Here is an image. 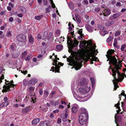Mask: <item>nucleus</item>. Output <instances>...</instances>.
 Here are the masks:
<instances>
[{
	"mask_svg": "<svg viewBox=\"0 0 126 126\" xmlns=\"http://www.w3.org/2000/svg\"><path fill=\"white\" fill-rule=\"evenodd\" d=\"M39 93L40 95H42L43 93V91L41 89H40L39 91Z\"/></svg>",
	"mask_w": 126,
	"mask_h": 126,
	"instance_id": "52",
	"label": "nucleus"
},
{
	"mask_svg": "<svg viewBox=\"0 0 126 126\" xmlns=\"http://www.w3.org/2000/svg\"><path fill=\"white\" fill-rule=\"evenodd\" d=\"M21 72L22 73L24 74H26L27 73V71L26 70H25V71H21Z\"/></svg>",
	"mask_w": 126,
	"mask_h": 126,
	"instance_id": "64",
	"label": "nucleus"
},
{
	"mask_svg": "<svg viewBox=\"0 0 126 126\" xmlns=\"http://www.w3.org/2000/svg\"><path fill=\"white\" fill-rule=\"evenodd\" d=\"M61 104H64L65 105L66 104V103L65 102L63 101H61Z\"/></svg>",
	"mask_w": 126,
	"mask_h": 126,
	"instance_id": "60",
	"label": "nucleus"
},
{
	"mask_svg": "<svg viewBox=\"0 0 126 126\" xmlns=\"http://www.w3.org/2000/svg\"><path fill=\"white\" fill-rule=\"evenodd\" d=\"M13 18L12 17H11L9 19V21L10 22H12L13 21Z\"/></svg>",
	"mask_w": 126,
	"mask_h": 126,
	"instance_id": "55",
	"label": "nucleus"
},
{
	"mask_svg": "<svg viewBox=\"0 0 126 126\" xmlns=\"http://www.w3.org/2000/svg\"><path fill=\"white\" fill-rule=\"evenodd\" d=\"M59 104V100H58L56 101L54 105L55 106H56L57 105H58Z\"/></svg>",
	"mask_w": 126,
	"mask_h": 126,
	"instance_id": "44",
	"label": "nucleus"
},
{
	"mask_svg": "<svg viewBox=\"0 0 126 126\" xmlns=\"http://www.w3.org/2000/svg\"><path fill=\"white\" fill-rule=\"evenodd\" d=\"M126 47V46L125 45H122L121 48V50L122 51H123L124 50L125 48Z\"/></svg>",
	"mask_w": 126,
	"mask_h": 126,
	"instance_id": "40",
	"label": "nucleus"
},
{
	"mask_svg": "<svg viewBox=\"0 0 126 126\" xmlns=\"http://www.w3.org/2000/svg\"><path fill=\"white\" fill-rule=\"evenodd\" d=\"M49 121H47L41 123L40 126H49Z\"/></svg>",
	"mask_w": 126,
	"mask_h": 126,
	"instance_id": "20",
	"label": "nucleus"
},
{
	"mask_svg": "<svg viewBox=\"0 0 126 126\" xmlns=\"http://www.w3.org/2000/svg\"><path fill=\"white\" fill-rule=\"evenodd\" d=\"M22 54L23 55H26L27 54V52L26 51H25L24 52H22Z\"/></svg>",
	"mask_w": 126,
	"mask_h": 126,
	"instance_id": "63",
	"label": "nucleus"
},
{
	"mask_svg": "<svg viewBox=\"0 0 126 126\" xmlns=\"http://www.w3.org/2000/svg\"><path fill=\"white\" fill-rule=\"evenodd\" d=\"M106 56L108 59L107 61H110L109 64H112L114 66V67L112 68L110 67V68L112 72V75L114 77V79L113 80L112 82L114 86V89L116 90L117 88L118 87L117 85V83L122 81L125 76L126 77V76L123 73L120 74L118 72V70L121 67L120 62L117 63V60L114 56L110 55Z\"/></svg>",
	"mask_w": 126,
	"mask_h": 126,
	"instance_id": "1",
	"label": "nucleus"
},
{
	"mask_svg": "<svg viewBox=\"0 0 126 126\" xmlns=\"http://www.w3.org/2000/svg\"><path fill=\"white\" fill-rule=\"evenodd\" d=\"M116 6H121V3L119 2H117L116 4Z\"/></svg>",
	"mask_w": 126,
	"mask_h": 126,
	"instance_id": "51",
	"label": "nucleus"
},
{
	"mask_svg": "<svg viewBox=\"0 0 126 126\" xmlns=\"http://www.w3.org/2000/svg\"><path fill=\"white\" fill-rule=\"evenodd\" d=\"M106 25L107 26H110V22L109 21H108L106 23Z\"/></svg>",
	"mask_w": 126,
	"mask_h": 126,
	"instance_id": "49",
	"label": "nucleus"
},
{
	"mask_svg": "<svg viewBox=\"0 0 126 126\" xmlns=\"http://www.w3.org/2000/svg\"><path fill=\"white\" fill-rule=\"evenodd\" d=\"M9 104L8 101L4 102L0 104V108L8 106Z\"/></svg>",
	"mask_w": 126,
	"mask_h": 126,
	"instance_id": "19",
	"label": "nucleus"
},
{
	"mask_svg": "<svg viewBox=\"0 0 126 126\" xmlns=\"http://www.w3.org/2000/svg\"><path fill=\"white\" fill-rule=\"evenodd\" d=\"M49 94L48 92L47 91H45L44 92V96L45 97H47Z\"/></svg>",
	"mask_w": 126,
	"mask_h": 126,
	"instance_id": "37",
	"label": "nucleus"
},
{
	"mask_svg": "<svg viewBox=\"0 0 126 126\" xmlns=\"http://www.w3.org/2000/svg\"><path fill=\"white\" fill-rule=\"evenodd\" d=\"M68 6L71 9H74V6L73 4L72 3H69L68 4Z\"/></svg>",
	"mask_w": 126,
	"mask_h": 126,
	"instance_id": "33",
	"label": "nucleus"
},
{
	"mask_svg": "<svg viewBox=\"0 0 126 126\" xmlns=\"http://www.w3.org/2000/svg\"><path fill=\"white\" fill-rule=\"evenodd\" d=\"M63 47L62 45H58L56 46V49L59 50H61L63 49Z\"/></svg>",
	"mask_w": 126,
	"mask_h": 126,
	"instance_id": "29",
	"label": "nucleus"
},
{
	"mask_svg": "<svg viewBox=\"0 0 126 126\" xmlns=\"http://www.w3.org/2000/svg\"><path fill=\"white\" fill-rule=\"evenodd\" d=\"M109 21L111 25L114 24V22L112 20L111 21Z\"/></svg>",
	"mask_w": 126,
	"mask_h": 126,
	"instance_id": "54",
	"label": "nucleus"
},
{
	"mask_svg": "<svg viewBox=\"0 0 126 126\" xmlns=\"http://www.w3.org/2000/svg\"><path fill=\"white\" fill-rule=\"evenodd\" d=\"M82 29H80L79 30L78 32L79 33V34L80 35H81V36H82Z\"/></svg>",
	"mask_w": 126,
	"mask_h": 126,
	"instance_id": "42",
	"label": "nucleus"
},
{
	"mask_svg": "<svg viewBox=\"0 0 126 126\" xmlns=\"http://www.w3.org/2000/svg\"><path fill=\"white\" fill-rule=\"evenodd\" d=\"M37 39H41L42 37L40 33H38L37 35Z\"/></svg>",
	"mask_w": 126,
	"mask_h": 126,
	"instance_id": "39",
	"label": "nucleus"
},
{
	"mask_svg": "<svg viewBox=\"0 0 126 126\" xmlns=\"http://www.w3.org/2000/svg\"><path fill=\"white\" fill-rule=\"evenodd\" d=\"M85 28L86 30L90 32H92L93 31V29L92 27L89 24L85 25Z\"/></svg>",
	"mask_w": 126,
	"mask_h": 126,
	"instance_id": "16",
	"label": "nucleus"
},
{
	"mask_svg": "<svg viewBox=\"0 0 126 126\" xmlns=\"http://www.w3.org/2000/svg\"><path fill=\"white\" fill-rule=\"evenodd\" d=\"M37 81V80L33 78L31 79L29 81L28 84L31 85H33L36 84Z\"/></svg>",
	"mask_w": 126,
	"mask_h": 126,
	"instance_id": "14",
	"label": "nucleus"
},
{
	"mask_svg": "<svg viewBox=\"0 0 126 126\" xmlns=\"http://www.w3.org/2000/svg\"><path fill=\"white\" fill-rule=\"evenodd\" d=\"M35 89V88L34 87H30L29 88V92H33Z\"/></svg>",
	"mask_w": 126,
	"mask_h": 126,
	"instance_id": "35",
	"label": "nucleus"
},
{
	"mask_svg": "<svg viewBox=\"0 0 126 126\" xmlns=\"http://www.w3.org/2000/svg\"><path fill=\"white\" fill-rule=\"evenodd\" d=\"M54 35L52 32H50L48 35L47 37V41L50 42H52L54 39Z\"/></svg>",
	"mask_w": 126,
	"mask_h": 126,
	"instance_id": "11",
	"label": "nucleus"
},
{
	"mask_svg": "<svg viewBox=\"0 0 126 126\" xmlns=\"http://www.w3.org/2000/svg\"><path fill=\"white\" fill-rule=\"evenodd\" d=\"M7 82L8 83H6V86L5 85L4 86L3 90L2 91L3 92L9 91L10 90V87H13L14 86V85L13 83V81L10 82H9L8 81H7Z\"/></svg>",
	"mask_w": 126,
	"mask_h": 126,
	"instance_id": "7",
	"label": "nucleus"
},
{
	"mask_svg": "<svg viewBox=\"0 0 126 126\" xmlns=\"http://www.w3.org/2000/svg\"><path fill=\"white\" fill-rule=\"evenodd\" d=\"M100 33L101 35L103 36H104L106 34L108 33V32L107 31H102L100 32Z\"/></svg>",
	"mask_w": 126,
	"mask_h": 126,
	"instance_id": "34",
	"label": "nucleus"
},
{
	"mask_svg": "<svg viewBox=\"0 0 126 126\" xmlns=\"http://www.w3.org/2000/svg\"><path fill=\"white\" fill-rule=\"evenodd\" d=\"M51 3H52V7L53 8H54L55 7V6L54 4L53 3V1H52V2H51Z\"/></svg>",
	"mask_w": 126,
	"mask_h": 126,
	"instance_id": "61",
	"label": "nucleus"
},
{
	"mask_svg": "<svg viewBox=\"0 0 126 126\" xmlns=\"http://www.w3.org/2000/svg\"><path fill=\"white\" fill-rule=\"evenodd\" d=\"M61 121L62 120L61 118H58L57 120V123L58 124H59L61 122Z\"/></svg>",
	"mask_w": 126,
	"mask_h": 126,
	"instance_id": "57",
	"label": "nucleus"
},
{
	"mask_svg": "<svg viewBox=\"0 0 126 126\" xmlns=\"http://www.w3.org/2000/svg\"><path fill=\"white\" fill-rule=\"evenodd\" d=\"M40 121V119L39 118L35 119L32 121V125H35L37 124Z\"/></svg>",
	"mask_w": 126,
	"mask_h": 126,
	"instance_id": "18",
	"label": "nucleus"
},
{
	"mask_svg": "<svg viewBox=\"0 0 126 126\" xmlns=\"http://www.w3.org/2000/svg\"><path fill=\"white\" fill-rule=\"evenodd\" d=\"M90 90V87L88 86L85 85L84 86H82L79 88L77 91V93H76L72 88L73 94L74 97L77 100H79L80 99L83 98V97L79 96V95H82L86 93L89 92Z\"/></svg>",
	"mask_w": 126,
	"mask_h": 126,
	"instance_id": "4",
	"label": "nucleus"
},
{
	"mask_svg": "<svg viewBox=\"0 0 126 126\" xmlns=\"http://www.w3.org/2000/svg\"><path fill=\"white\" fill-rule=\"evenodd\" d=\"M88 117L87 114H86V115L84 114H80V115L79 121L81 125H83L87 123Z\"/></svg>",
	"mask_w": 126,
	"mask_h": 126,
	"instance_id": "6",
	"label": "nucleus"
},
{
	"mask_svg": "<svg viewBox=\"0 0 126 126\" xmlns=\"http://www.w3.org/2000/svg\"><path fill=\"white\" fill-rule=\"evenodd\" d=\"M16 39L18 41L21 43H24L26 41V37L24 35L20 34L16 36Z\"/></svg>",
	"mask_w": 126,
	"mask_h": 126,
	"instance_id": "9",
	"label": "nucleus"
},
{
	"mask_svg": "<svg viewBox=\"0 0 126 126\" xmlns=\"http://www.w3.org/2000/svg\"><path fill=\"white\" fill-rule=\"evenodd\" d=\"M28 39H29V41L31 43L33 41V39L32 36H30L28 37Z\"/></svg>",
	"mask_w": 126,
	"mask_h": 126,
	"instance_id": "36",
	"label": "nucleus"
},
{
	"mask_svg": "<svg viewBox=\"0 0 126 126\" xmlns=\"http://www.w3.org/2000/svg\"><path fill=\"white\" fill-rule=\"evenodd\" d=\"M19 8H20V9L23 13H26V10L25 8L23 7H20Z\"/></svg>",
	"mask_w": 126,
	"mask_h": 126,
	"instance_id": "30",
	"label": "nucleus"
},
{
	"mask_svg": "<svg viewBox=\"0 0 126 126\" xmlns=\"http://www.w3.org/2000/svg\"><path fill=\"white\" fill-rule=\"evenodd\" d=\"M80 43L79 47L83 55H96L97 53H98V50H95V44L91 41L87 42L85 40L80 41Z\"/></svg>",
	"mask_w": 126,
	"mask_h": 126,
	"instance_id": "3",
	"label": "nucleus"
},
{
	"mask_svg": "<svg viewBox=\"0 0 126 126\" xmlns=\"http://www.w3.org/2000/svg\"><path fill=\"white\" fill-rule=\"evenodd\" d=\"M97 27L98 29L101 30L105 31L106 30L105 28L104 27L100 25H98Z\"/></svg>",
	"mask_w": 126,
	"mask_h": 126,
	"instance_id": "26",
	"label": "nucleus"
},
{
	"mask_svg": "<svg viewBox=\"0 0 126 126\" xmlns=\"http://www.w3.org/2000/svg\"><path fill=\"white\" fill-rule=\"evenodd\" d=\"M114 50H112L111 49H109L108 50V51L107 52V53L108 54H106L105 55H112L113 53H114Z\"/></svg>",
	"mask_w": 126,
	"mask_h": 126,
	"instance_id": "24",
	"label": "nucleus"
},
{
	"mask_svg": "<svg viewBox=\"0 0 126 126\" xmlns=\"http://www.w3.org/2000/svg\"><path fill=\"white\" fill-rule=\"evenodd\" d=\"M117 39L116 38H115L114 40V43L113 44L114 46H115V45H117Z\"/></svg>",
	"mask_w": 126,
	"mask_h": 126,
	"instance_id": "47",
	"label": "nucleus"
},
{
	"mask_svg": "<svg viewBox=\"0 0 126 126\" xmlns=\"http://www.w3.org/2000/svg\"><path fill=\"white\" fill-rule=\"evenodd\" d=\"M113 36H110L107 39V42H111L112 39H113Z\"/></svg>",
	"mask_w": 126,
	"mask_h": 126,
	"instance_id": "31",
	"label": "nucleus"
},
{
	"mask_svg": "<svg viewBox=\"0 0 126 126\" xmlns=\"http://www.w3.org/2000/svg\"><path fill=\"white\" fill-rule=\"evenodd\" d=\"M43 1L44 5H47L48 2H47V0H43Z\"/></svg>",
	"mask_w": 126,
	"mask_h": 126,
	"instance_id": "43",
	"label": "nucleus"
},
{
	"mask_svg": "<svg viewBox=\"0 0 126 126\" xmlns=\"http://www.w3.org/2000/svg\"><path fill=\"white\" fill-rule=\"evenodd\" d=\"M12 34L10 31H9L8 32H7L6 34V36L7 37H9L11 36Z\"/></svg>",
	"mask_w": 126,
	"mask_h": 126,
	"instance_id": "38",
	"label": "nucleus"
},
{
	"mask_svg": "<svg viewBox=\"0 0 126 126\" xmlns=\"http://www.w3.org/2000/svg\"><path fill=\"white\" fill-rule=\"evenodd\" d=\"M30 59V56H28L27 57L25 58V59L26 61H29Z\"/></svg>",
	"mask_w": 126,
	"mask_h": 126,
	"instance_id": "50",
	"label": "nucleus"
},
{
	"mask_svg": "<svg viewBox=\"0 0 126 126\" xmlns=\"http://www.w3.org/2000/svg\"><path fill=\"white\" fill-rule=\"evenodd\" d=\"M49 57L50 59H52L53 62V65L55 66V67H52L51 69H54L55 70V72H59V69L60 67V66H63V64L57 61V60H59V58L57 57V56H50Z\"/></svg>",
	"mask_w": 126,
	"mask_h": 126,
	"instance_id": "5",
	"label": "nucleus"
},
{
	"mask_svg": "<svg viewBox=\"0 0 126 126\" xmlns=\"http://www.w3.org/2000/svg\"><path fill=\"white\" fill-rule=\"evenodd\" d=\"M82 113L81 114H84L86 115V114H87V117H88V115L87 111L86 109L85 108H83L81 109Z\"/></svg>",
	"mask_w": 126,
	"mask_h": 126,
	"instance_id": "25",
	"label": "nucleus"
},
{
	"mask_svg": "<svg viewBox=\"0 0 126 126\" xmlns=\"http://www.w3.org/2000/svg\"><path fill=\"white\" fill-rule=\"evenodd\" d=\"M67 43H69V41L71 43V47L72 48H73L75 47H76L78 46L79 44V42L76 39H75L74 41H73L70 40V38L67 36Z\"/></svg>",
	"mask_w": 126,
	"mask_h": 126,
	"instance_id": "8",
	"label": "nucleus"
},
{
	"mask_svg": "<svg viewBox=\"0 0 126 126\" xmlns=\"http://www.w3.org/2000/svg\"><path fill=\"white\" fill-rule=\"evenodd\" d=\"M17 16L18 17H21L23 16V15L21 13L17 15Z\"/></svg>",
	"mask_w": 126,
	"mask_h": 126,
	"instance_id": "58",
	"label": "nucleus"
},
{
	"mask_svg": "<svg viewBox=\"0 0 126 126\" xmlns=\"http://www.w3.org/2000/svg\"><path fill=\"white\" fill-rule=\"evenodd\" d=\"M120 104L119 102V101L117 104H116L115 105V106L117 109H118V110H116L117 113H118L119 112L121 111V110L120 109V107L119 106V105Z\"/></svg>",
	"mask_w": 126,
	"mask_h": 126,
	"instance_id": "22",
	"label": "nucleus"
},
{
	"mask_svg": "<svg viewBox=\"0 0 126 126\" xmlns=\"http://www.w3.org/2000/svg\"><path fill=\"white\" fill-rule=\"evenodd\" d=\"M30 110L29 107H27L25 108L22 109V112L23 113H25L28 112Z\"/></svg>",
	"mask_w": 126,
	"mask_h": 126,
	"instance_id": "21",
	"label": "nucleus"
},
{
	"mask_svg": "<svg viewBox=\"0 0 126 126\" xmlns=\"http://www.w3.org/2000/svg\"><path fill=\"white\" fill-rule=\"evenodd\" d=\"M59 108L61 109V108L62 109H63L64 108V107L63 105H60L58 107Z\"/></svg>",
	"mask_w": 126,
	"mask_h": 126,
	"instance_id": "53",
	"label": "nucleus"
},
{
	"mask_svg": "<svg viewBox=\"0 0 126 126\" xmlns=\"http://www.w3.org/2000/svg\"><path fill=\"white\" fill-rule=\"evenodd\" d=\"M76 19L77 21H78V22L79 23H80L81 22V21L80 20V18L79 17V16L78 15H75Z\"/></svg>",
	"mask_w": 126,
	"mask_h": 126,
	"instance_id": "28",
	"label": "nucleus"
},
{
	"mask_svg": "<svg viewBox=\"0 0 126 126\" xmlns=\"http://www.w3.org/2000/svg\"><path fill=\"white\" fill-rule=\"evenodd\" d=\"M95 56H70L67 57L68 62L72 63L75 67V69L78 70L81 67V63L82 60L85 62L90 60L91 61L98 62L99 60Z\"/></svg>",
	"mask_w": 126,
	"mask_h": 126,
	"instance_id": "2",
	"label": "nucleus"
},
{
	"mask_svg": "<svg viewBox=\"0 0 126 126\" xmlns=\"http://www.w3.org/2000/svg\"><path fill=\"white\" fill-rule=\"evenodd\" d=\"M92 84V86L93 87H94V84L95 83V80L93 78H91L90 79Z\"/></svg>",
	"mask_w": 126,
	"mask_h": 126,
	"instance_id": "32",
	"label": "nucleus"
},
{
	"mask_svg": "<svg viewBox=\"0 0 126 126\" xmlns=\"http://www.w3.org/2000/svg\"><path fill=\"white\" fill-rule=\"evenodd\" d=\"M117 114L116 113L115 115V121L116 124H117L116 122L118 121L120 122L122 121V117L120 116H116Z\"/></svg>",
	"mask_w": 126,
	"mask_h": 126,
	"instance_id": "15",
	"label": "nucleus"
},
{
	"mask_svg": "<svg viewBox=\"0 0 126 126\" xmlns=\"http://www.w3.org/2000/svg\"><path fill=\"white\" fill-rule=\"evenodd\" d=\"M10 49L13 51H15L16 48V45L14 43L12 44L10 46Z\"/></svg>",
	"mask_w": 126,
	"mask_h": 126,
	"instance_id": "23",
	"label": "nucleus"
},
{
	"mask_svg": "<svg viewBox=\"0 0 126 126\" xmlns=\"http://www.w3.org/2000/svg\"><path fill=\"white\" fill-rule=\"evenodd\" d=\"M43 17L42 15L37 16L35 17V18L36 20H40Z\"/></svg>",
	"mask_w": 126,
	"mask_h": 126,
	"instance_id": "27",
	"label": "nucleus"
},
{
	"mask_svg": "<svg viewBox=\"0 0 126 126\" xmlns=\"http://www.w3.org/2000/svg\"><path fill=\"white\" fill-rule=\"evenodd\" d=\"M13 106L15 108H17L18 107L19 105L18 104H14Z\"/></svg>",
	"mask_w": 126,
	"mask_h": 126,
	"instance_id": "56",
	"label": "nucleus"
},
{
	"mask_svg": "<svg viewBox=\"0 0 126 126\" xmlns=\"http://www.w3.org/2000/svg\"><path fill=\"white\" fill-rule=\"evenodd\" d=\"M86 83V80L85 79H83L80 80L79 84L81 86H84L85 85H86L85 84Z\"/></svg>",
	"mask_w": 126,
	"mask_h": 126,
	"instance_id": "17",
	"label": "nucleus"
},
{
	"mask_svg": "<svg viewBox=\"0 0 126 126\" xmlns=\"http://www.w3.org/2000/svg\"><path fill=\"white\" fill-rule=\"evenodd\" d=\"M120 34V32L119 31H117L116 32L115 34L114 35L115 36H116L119 35Z\"/></svg>",
	"mask_w": 126,
	"mask_h": 126,
	"instance_id": "41",
	"label": "nucleus"
},
{
	"mask_svg": "<svg viewBox=\"0 0 126 126\" xmlns=\"http://www.w3.org/2000/svg\"><path fill=\"white\" fill-rule=\"evenodd\" d=\"M104 13H103V15L104 16H108L110 15L111 13V11L109 9H106L104 10V11L103 12Z\"/></svg>",
	"mask_w": 126,
	"mask_h": 126,
	"instance_id": "12",
	"label": "nucleus"
},
{
	"mask_svg": "<svg viewBox=\"0 0 126 126\" xmlns=\"http://www.w3.org/2000/svg\"><path fill=\"white\" fill-rule=\"evenodd\" d=\"M100 10V9L99 7H98L95 8V11L96 12H98Z\"/></svg>",
	"mask_w": 126,
	"mask_h": 126,
	"instance_id": "46",
	"label": "nucleus"
},
{
	"mask_svg": "<svg viewBox=\"0 0 126 126\" xmlns=\"http://www.w3.org/2000/svg\"><path fill=\"white\" fill-rule=\"evenodd\" d=\"M78 108V105L75 104L73 105L72 108V111L73 113H75L77 111Z\"/></svg>",
	"mask_w": 126,
	"mask_h": 126,
	"instance_id": "13",
	"label": "nucleus"
},
{
	"mask_svg": "<svg viewBox=\"0 0 126 126\" xmlns=\"http://www.w3.org/2000/svg\"><path fill=\"white\" fill-rule=\"evenodd\" d=\"M18 23L19 24L21 22V21L20 20L19 18H17V21Z\"/></svg>",
	"mask_w": 126,
	"mask_h": 126,
	"instance_id": "62",
	"label": "nucleus"
},
{
	"mask_svg": "<svg viewBox=\"0 0 126 126\" xmlns=\"http://www.w3.org/2000/svg\"><path fill=\"white\" fill-rule=\"evenodd\" d=\"M59 111V110H54L53 111V112L55 113H58Z\"/></svg>",
	"mask_w": 126,
	"mask_h": 126,
	"instance_id": "59",
	"label": "nucleus"
},
{
	"mask_svg": "<svg viewBox=\"0 0 126 126\" xmlns=\"http://www.w3.org/2000/svg\"><path fill=\"white\" fill-rule=\"evenodd\" d=\"M121 15L120 12H118L113 14L110 17L109 19L111 20H113L117 18Z\"/></svg>",
	"mask_w": 126,
	"mask_h": 126,
	"instance_id": "10",
	"label": "nucleus"
},
{
	"mask_svg": "<svg viewBox=\"0 0 126 126\" xmlns=\"http://www.w3.org/2000/svg\"><path fill=\"white\" fill-rule=\"evenodd\" d=\"M6 11H3L1 12L0 14L1 15H4L5 14Z\"/></svg>",
	"mask_w": 126,
	"mask_h": 126,
	"instance_id": "45",
	"label": "nucleus"
},
{
	"mask_svg": "<svg viewBox=\"0 0 126 126\" xmlns=\"http://www.w3.org/2000/svg\"><path fill=\"white\" fill-rule=\"evenodd\" d=\"M4 76L3 75H2L1 77L0 78V83L2 81V80L4 79Z\"/></svg>",
	"mask_w": 126,
	"mask_h": 126,
	"instance_id": "48",
	"label": "nucleus"
}]
</instances>
